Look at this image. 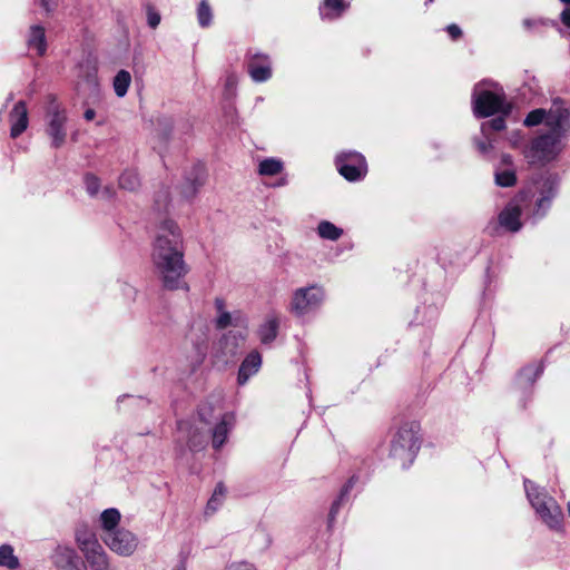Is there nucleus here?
I'll return each instance as SVG.
<instances>
[{"label":"nucleus","mask_w":570,"mask_h":570,"mask_svg":"<svg viewBox=\"0 0 570 570\" xmlns=\"http://www.w3.org/2000/svg\"><path fill=\"white\" fill-rule=\"evenodd\" d=\"M151 261L156 275L166 289L187 288L183 278L188 272L184 261L183 237L174 220L166 219L158 227Z\"/></svg>","instance_id":"obj_1"},{"label":"nucleus","mask_w":570,"mask_h":570,"mask_svg":"<svg viewBox=\"0 0 570 570\" xmlns=\"http://www.w3.org/2000/svg\"><path fill=\"white\" fill-rule=\"evenodd\" d=\"M547 127L549 131L532 141L527 155L532 164L550 161L562 149L561 141L570 132V108L562 100L556 99L549 108Z\"/></svg>","instance_id":"obj_2"},{"label":"nucleus","mask_w":570,"mask_h":570,"mask_svg":"<svg viewBox=\"0 0 570 570\" xmlns=\"http://www.w3.org/2000/svg\"><path fill=\"white\" fill-rule=\"evenodd\" d=\"M419 431V423L406 422L399 428L392 440L391 456L399 461L402 468L409 466L416 456L420 448Z\"/></svg>","instance_id":"obj_3"},{"label":"nucleus","mask_w":570,"mask_h":570,"mask_svg":"<svg viewBox=\"0 0 570 570\" xmlns=\"http://www.w3.org/2000/svg\"><path fill=\"white\" fill-rule=\"evenodd\" d=\"M524 488L531 505L541 520L551 529L558 528L562 513L556 500L529 480L524 481Z\"/></svg>","instance_id":"obj_4"},{"label":"nucleus","mask_w":570,"mask_h":570,"mask_svg":"<svg viewBox=\"0 0 570 570\" xmlns=\"http://www.w3.org/2000/svg\"><path fill=\"white\" fill-rule=\"evenodd\" d=\"M487 82H479L472 92V109L476 118L490 117L494 114L509 115L510 105L505 101L503 92H493L484 89Z\"/></svg>","instance_id":"obj_5"},{"label":"nucleus","mask_w":570,"mask_h":570,"mask_svg":"<svg viewBox=\"0 0 570 570\" xmlns=\"http://www.w3.org/2000/svg\"><path fill=\"white\" fill-rule=\"evenodd\" d=\"M66 110L51 98L47 109V128L46 132L51 139V147L60 148L67 137L66 122H67Z\"/></svg>","instance_id":"obj_6"},{"label":"nucleus","mask_w":570,"mask_h":570,"mask_svg":"<svg viewBox=\"0 0 570 570\" xmlns=\"http://www.w3.org/2000/svg\"><path fill=\"white\" fill-rule=\"evenodd\" d=\"M338 173L348 181L363 179L367 174V164L364 156L356 151L341 153L335 158Z\"/></svg>","instance_id":"obj_7"},{"label":"nucleus","mask_w":570,"mask_h":570,"mask_svg":"<svg viewBox=\"0 0 570 570\" xmlns=\"http://www.w3.org/2000/svg\"><path fill=\"white\" fill-rule=\"evenodd\" d=\"M324 293L321 287L311 286L299 288L294 293L292 311L297 315H304L317 308L323 302Z\"/></svg>","instance_id":"obj_8"},{"label":"nucleus","mask_w":570,"mask_h":570,"mask_svg":"<svg viewBox=\"0 0 570 570\" xmlns=\"http://www.w3.org/2000/svg\"><path fill=\"white\" fill-rule=\"evenodd\" d=\"M104 541L110 550L124 557L131 556L138 547L137 537L126 529L106 533Z\"/></svg>","instance_id":"obj_9"},{"label":"nucleus","mask_w":570,"mask_h":570,"mask_svg":"<svg viewBox=\"0 0 570 570\" xmlns=\"http://www.w3.org/2000/svg\"><path fill=\"white\" fill-rule=\"evenodd\" d=\"M528 198V191H521L517 199L510 202L504 209L499 215V223L507 230L515 233L519 232L522 227L520 217H521V207L519 205L520 202H524Z\"/></svg>","instance_id":"obj_10"},{"label":"nucleus","mask_w":570,"mask_h":570,"mask_svg":"<svg viewBox=\"0 0 570 570\" xmlns=\"http://www.w3.org/2000/svg\"><path fill=\"white\" fill-rule=\"evenodd\" d=\"M247 57V71L253 81L265 82L272 78V63L267 55L248 52Z\"/></svg>","instance_id":"obj_11"},{"label":"nucleus","mask_w":570,"mask_h":570,"mask_svg":"<svg viewBox=\"0 0 570 570\" xmlns=\"http://www.w3.org/2000/svg\"><path fill=\"white\" fill-rule=\"evenodd\" d=\"M51 559L57 570H86L77 552L69 547H57Z\"/></svg>","instance_id":"obj_12"},{"label":"nucleus","mask_w":570,"mask_h":570,"mask_svg":"<svg viewBox=\"0 0 570 570\" xmlns=\"http://www.w3.org/2000/svg\"><path fill=\"white\" fill-rule=\"evenodd\" d=\"M11 124L10 136L12 138L19 137L28 128V110L24 101H18L9 115Z\"/></svg>","instance_id":"obj_13"},{"label":"nucleus","mask_w":570,"mask_h":570,"mask_svg":"<svg viewBox=\"0 0 570 570\" xmlns=\"http://www.w3.org/2000/svg\"><path fill=\"white\" fill-rule=\"evenodd\" d=\"M27 46L30 50H36L39 57H42L47 52V38L46 30L40 24H33L29 28L27 37Z\"/></svg>","instance_id":"obj_14"},{"label":"nucleus","mask_w":570,"mask_h":570,"mask_svg":"<svg viewBox=\"0 0 570 570\" xmlns=\"http://www.w3.org/2000/svg\"><path fill=\"white\" fill-rule=\"evenodd\" d=\"M261 365V354L256 351L249 353L240 364L237 377L238 384H245L252 375L258 372Z\"/></svg>","instance_id":"obj_15"},{"label":"nucleus","mask_w":570,"mask_h":570,"mask_svg":"<svg viewBox=\"0 0 570 570\" xmlns=\"http://www.w3.org/2000/svg\"><path fill=\"white\" fill-rule=\"evenodd\" d=\"M234 421H235L234 415L230 413H225L222 416V420L219 421V423L216 424V426L213 430V446H214V449L218 450L223 446L230 429L234 425Z\"/></svg>","instance_id":"obj_16"},{"label":"nucleus","mask_w":570,"mask_h":570,"mask_svg":"<svg viewBox=\"0 0 570 570\" xmlns=\"http://www.w3.org/2000/svg\"><path fill=\"white\" fill-rule=\"evenodd\" d=\"M557 193V188L549 179L544 180L541 189V196L538 198L535 204L534 215L542 217L546 215L551 206V202Z\"/></svg>","instance_id":"obj_17"},{"label":"nucleus","mask_w":570,"mask_h":570,"mask_svg":"<svg viewBox=\"0 0 570 570\" xmlns=\"http://www.w3.org/2000/svg\"><path fill=\"white\" fill-rule=\"evenodd\" d=\"M83 552L86 560L95 570H107L109 568L108 557L101 544L91 543V548H86Z\"/></svg>","instance_id":"obj_18"},{"label":"nucleus","mask_w":570,"mask_h":570,"mask_svg":"<svg viewBox=\"0 0 570 570\" xmlns=\"http://www.w3.org/2000/svg\"><path fill=\"white\" fill-rule=\"evenodd\" d=\"M348 4L344 0H324L320 12L323 19H336L347 9Z\"/></svg>","instance_id":"obj_19"},{"label":"nucleus","mask_w":570,"mask_h":570,"mask_svg":"<svg viewBox=\"0 0 570 570\" xmlns=\"http://www.w3.org/2000/svg\"><path fill=\"white\" fill-rule=\"evenodd\" d=\"M215 324L218 330H224L228 326H244L246 325V317L239 311L234 313L222 312L217 316Z\"/></svg>","instance_id":"obj_20"},{"label":"nucleus","mask_w":570,"mask_h":570,"mask_svg":"<svg viewBox=\"0 0 570 570\" xmlns=\"http://www.w3.org/2000/svg\"><path fill=\"white\" fill-rule=\"evenodd\" d=\"M278 320L275 316H269L259 327L258 335L263 344L272 343L278 331Z\"/></svg>","instance_id":"obj_21"},{"label":"nucleus","mask_w":570,"mask_h":570,"mask_svg":"<svg viewBox=\"0 0 570 570\" xmlns=\"http://www.w3.org/2000/svg\"><path fill=\"white\" fill-rule=\"evenodd\" d=\"M100 521L107 533L114 532L120 521V513L117 509H107L101 513Z\"/></svg>","instance_id":"obj_22"},{"label":"nucleus","mask_w":570,"mask_h":570,"mask_svg":"<svg viewBox=\"0 0 570 570\" xmlns=\"http://www.w3.org/2000/svg\"><path fill=\"white\" fill-rule=\"evenodd\" d=\"M0 566L10 570H14L19 567V559L14 556L13 548L9 544H2L0 547Z\"/></svg>","instance_id":"obj_23"},{"label":"nucleus","mask_w":570,"mask_h":570,"mask_svg":"<svg viewBox=\"0 0 570 570\" xmlns=\"http://www.w3.org/2000/svg\"><path fill=\"white\" fill-rule=\"evenodd\" d=\"M283 170V163L276 158H266L258 165V173L263 176H275Z\"/></svg>","instance_id":"obj_24"},{"label":"nucleus","mask_w":570,"mask_h":570,"mask_svg":"<svg viewBox=\"0 0 570 570\" xmlns=\"http://www.w3.org/2000/svg\"><path fill=\"white\" fill-rule=\"evenodd\" d=\"M131 76L126 70H120L114 78V89L118 97H124L129 88Z\"/></svg>","instance_id":"obj_25"},{"label":"nucleus","mask_w":570,"mask_h":570,"mask_svg":"<svg viewBox=\"0 0 570 570\" xmlns=\"http://www.w3.org/2000/svg\"><path fill=\"white\" fill-rule=\"evenodd\" d=\"M204 184L205 179L200 176L195 177L193 180L187 179L181 186L180 194L185 199H193Z\"/></svg>","instance_id":"obj_26"},{"label":"nucleus","mask_w":570,"mask_h":570,"mask_svg":"<svg viewBox=\"0 0 570 570\" xmlns=\"http://www.w3.org/2000/svg\"><path fill=\"white\" fill-rule=\"evenodd\" d=\"M317 232L322 238L330 240H336L343 234V230L341 228L336 227L334 224L327 220L321 222L318 224Z\"/></svg>","instance_id":"obj_27"},{"label":"nucleus","mask_w":570,"mask_h":570,"mask_svg":"<svg viewBox=\"0 0 570 570\" xmlns=\"http://www.w3.org/2000/svg\"><path fill=\"white\" fill-rule=\"evenodd\" d=\"M140 185L138 174L134 170H125L119 177V186L122 189L134 191Z\"/></svg>","instance_id":"obj_28"},{"label":"nucleus","mask_w":570,"mask_h":570,"mask_svg":"<svg viewBox=\"0 0 570 570\" xmlns=\"http://www.w3.org/2000/svg\"><path fill=\"white\" fill-rule=\"evenodd\" d=\"M197 20L203 28H207L212 24L213 11L207 0H202L198 4Z\"/></svg>","instance_id":"obj_29"},{"label":"nucleus","mask_w":570,"mask_h":570,"mask_svg":"<svg viewBox=\"0 0 570 570\" xmlns=\"http://www.w3.org/2000/svg\"><path fill=\"white\" fill-rule=\"evenodd\" d=\"M77 543L82 552H86V548H91V543L100 544L94 533L87 530H78L76 533Z\"/></svg>","instance_id":"obj_30"},{"label":"nucleus","mask_w":570,"mask_h":570,"mask_svg":"<svg viewBox=\"0 0 570 570\" xmlns=\"http://www.w3.org/2000/svg\"><path fill=\"white\" fill-rule=\"evenodd\" d=\"M548 112L549 110L542 108L534 109L528 114L523 124L527 127H533L541 122H544L547 125Z\"/></svg>","instance_id":"obj_31"},{"label":"nucleus","mask_w":570,"mask_h":570,"mask_svg":"<svg viewBox=\"0 0 570 570\" xmlns=\"http://www.w3.org/2000/svg\"><path fill=\"white\" fill-rule=\"evenodd\" d=\"M225 493V487L222 483H218L214 490L212 498L207 503V511L210 510L212 512H215L217 508L222 504Z\"/></svg>","instance_id":"obj_32"},{"label":"nucleus","mask_w":570,"mask_h":570,"mask_svg":"<svg viewBox=\"0 0 570 570\" xmlns=\"http://www.w3.org/2000/svg\"><path fill=\"white\" fill-rule=\"evenodd\" d=\"M495 183L497 185L501 187H511L515 185L517 177L514 170H503V171H497L495 173Z\"/></svg>","instance_id":"obj_33"},{"label":"nucleus","mask_w":570,"mask_h":570,"mask_svg":"<svg viewBox=\"0 0 570 570\" xmlns=\"http://www.w3.org/2000/svg\"><path fill=\"white\" fill-rule=\"evenodd\" d=\"M353 484H354V478H351L348 480V482L342 489L340 498L336 501L333 502V504L331 507L330 515H328L330 517V522L334 521L336 514L338 513V510H340V507H341V503H342L344 497L353 488Z\"/></svg>","instance_id":"obj_34"},{"label":"nucleus","mask_w":570,"mask_h":570,"mask_svg":"<svg viewBox=\"0 0 570 570\" xmlns=\"http://www.w3.org/2000/svg\"><path fill=\"white\" fill-rule=\"evenodd\" d=\"M205 436L198 430H191L188 436L187 445L190 451L197 452L205 446Z\"/></svg>","instance_id":"obj_35"},{"label":"nucleus","mask_w":570,"mask_h":570,"mask_svg":"<svg viewBox=\"0 0 570 570\" xmlns=\"http://www.w3.org/2000/svg\"><path fill=\"white\" fill-rule=\"evenodd\" d=\"M490 128L495 131H501L505 128L504 115L493 118L490 121L481 125V131L485 135L487 129Z\"/></svg>","instance_id":"obj_36"},{"label":"nucleus","mask_w":570,"mask_h":570,"mask_svg":"<svg viewBox=\"0 0 570 570\" xmlns=\"http://www.w3.org/2000/svg\"><path fill=\"white\" fill-rule=\"evenodd\" d=\"M85 186L86 190L90 196H96L100 188V180L92 174H87L85 176Z\"/></svg>","instance_id":"obj_37"},{"label":"nucleus","mask_w":570,"mask_h":570,"mask_svg":"<svg viewBox=\"0 0 570 570\" xmlns=\"http://www.w3.org/2000/svg\"><path fill=\"white\" fill-rule=\"evenodd\" d=\"M542 368L540 366H528L521 371L520 376L532 384L540 376Z\"/></svg>","instance_id":"obj_38"},{"label":"nucleus","mask_w":570,"mask_h":570,"mask_svg":"<svg viewBox=\"0 0 570 570\" xmlns=\"http://www.w3.org/2000/svg\"><path fill=\"white\" fill-rule=\"evenodd\" d=\"M155 205L159 212H166L169 206V193L167 189L158 191L155 198Z\"/></svg>","instance_id":"obj_39"},{"label":"nucleus","mask_w":570,"mask_h":570,"mask_svg":"<svg viewBox=\"0 0 570 570\" xmlns=\"http://www.w3.org/2000/svg\"><path fill=\"white\" fill-rule=\"evenodd\" d=\"M160 14L159 12L153 7H147V23L150 28L156 29L160 23Z\"/></svg>","instance_id":"obj_40"},{"label":"nucleus","mask_w":570,"mask_h":570,"mask_svg":"<svg viewBox=\"0 0 570 570\" xmlns=\"http://www.w3.org/2000/svg\"><path fill=\"white\" fill-rule=\"evenodd\" d=\"M237 82H238L237 76L235 73H229L226 77V83H225L226 90L229 91L230 94H234Z\"/></svg>","instance_id":"obj_41"},{"label":"nucleus","mask_w":570,"mask_h":570,"mask_svg":"<svg viewBox=\"0 0 570 570\" xmlns=\"http://www.w3.org/2000/svg\"><path fill=\"white\" fill-rule=\"evenodd\" d=\"M225 570H256L255 567L248 562H235L229 564Z\"/></svg>","instance_id":"obj_42"},{"label":"nucleus","mask_w":570,"mask_h":570,"mask_svg":"<svg viewBox=\"0 0 570 570\" xmlns=\"http://www.w3.org/2000/svg\"><path fill=\"white\" fill-rule=\"evenodd\" d=\"M40 3L47 13L55 11L58 7V0H40Z\"/></svg>","instance_id":"obj_43"},{"label":"nucleus","mask_w":570,"mask_h":570,"mask_svg":"<svg viewBox=\"0 0 570 570\" xmlns=\"http://www.w3.org/2000/svg\"><path fill=\"white\" fill-rule=\"evenodd\" d=\"M475 146L482 155L489 154L493 148L490 141H475Z\"/></svg>","instance_id":"obj_44"},{"label":"nucleus","mask_w":570,"mask_h":570,"mask_svg":"<svg viewBox=\"0 0 570 570\" xmlns=\"http://www.w3.org/2000/svg\"><path fill=\"white\" fill-rule=\"evenodd\" d=\"M446 30H448V33L450 35V37L452 39H458L462 35V31H461L460 27L454 24V23L448 26Z\"/></svg>","instance_id":"obj_45"},{"label":"nucleus","mask_w":570,"mask_h":570,"mask_svg":"<svg viewBox=\"0 0 570 570\" xmlns=\"http://www.w3.org/2000/svg\"><path fill=\"white\" fill-rule=\"evenodd\" d=\"M560 19L562 21V23L564 26H567L568 28H570V8L568 9H564L561 14H560Z\"/></svg>","instance_id":"obj_46"},{"label":"nucleus","mask_w":570,"mask_h":570,"mask_svg":"<svg viewBox=\"0 0 570 570\" xmlns=\"http://www.w3.org/2000/svg\"><path fill=\"white\" fill-rule=\"evenodd\" d=\"M215 307H216V309L218 312V315L222 314V312H226L225 311V301L223 298H220V297H217L215 299Z\"/></svg>","instance_id":"obj_47"},{"label":"nucleus","mask_w":570,"mask_h":570,"mask_svg":"<svg viewBox=\"0 0 570 570\" xmlns=\"http://www.w3.org/2000/svg\"><path fill=\"white\" fill-rule=\"evenodd\" d=\"M96 116V111L91 108L87 109L83 114V118L87 120V121H90L95 118Z\"/></svg>","instance_id":"obj_48"},{"label":"nucleus","mask_w":570,"mask_h":570,"mask_svg":"<svg viewBox=\"0 0 570 570\" xmlns=\"http://www.w3.org/2000/svg\"><path fill=\"white\" fill-rule=\"evenodd\" d=\"M501 161L504 165H511L512 164V157L510 155H508V154H503L501 156Z\"/></svg>","instance_id":"obj_49"},{"label":"nucleus","mask_w":570,"mask_h":570,"mask_svg":"<svg viewBox=\"0 0 570 570\" xmlns=\"http://www.w3.org/2000/svg\"><path fill=\"white\" fill-rule=\"evenodd\" d=\"M198 414H199L202 421H206V419H205V407H202L199 410Z\"/></svg>","instance_id":"obj_50"},{"label":"nucleus","mask_w":570,"mask_h":570,"mask_svg":"<svg viewBox=\"0 0 570 570\" xmlns=\"http://www.w3.org/2000/svg\"><path fill=\"white\" fill-rule=\"evenodd\" d=\"M104 193L106 194L107 197H111L114 194V191L110 188H106Z\"/></svg>","instance_id":"obj_51"},{"label":"nucleus","mask_w":570,"mask_h":570,"mask_svg":"<svg viewBox=\"0 0 570 570\" xmlns=\"http://www.w3.org/2000/svg\"><path fill=\"white\" fill-rule=\"evenodd\" d=\"M174 570H186V567L185 564L180 563Z\"/></svg>","instance_id":"obj_52"},{"label":"nucleus","mask_w":570,"mask_h":570,"mask_svg":"<svg viewBox=\"0 0 570 570\" xmlns=\"http://www.w3.org/2000/svg\"><path fill=\"white\" fill-rule=\"evenodd\" d=\"M13 99V94H10L7 98V102L11 101Z\"/></svg>","instance_id":"obj_53"},{"label":"nucleus","mask_w":570,"mask_h":570,"mask_svg":"<svg viewBox=\"0 0 570 570\" xmlns=\"http://www.w3.org/2000/svg\"><path fill=\"white\" fill-rule=\"evenodd\" d=\"M523 23H524V26H527V27H530V26H531L530 20H524V21H523Z\"/></svg>","instance_id":"obj_54"},{"label":"nucleus","mask_w":570,"mask_h":570,"mask_svg":"<svg viewBox=\"0 0 570 570\" xmlns=\"http://www.w3.org/2000/svg\"><path fill=\"white\" fill-rule=\"evenodd\" d=\"M184 425H185V423L180 422L179 423V429H184Z\"/></svg>","instance_id":"obj_55"},{"label":"nucleus","mask_w":570,"mask_h":570,"mask_svg":"<svg viewBox=\"0 0 570 570\" xmlns=\"http://www.w3.org/2000/svg\"><path fill=\"white\" fill-rule=\"evenodd\" d=\"M433 0H426V3L432 2Z\"/></svg>","instance_id":"obj_56"}]
</instances>
